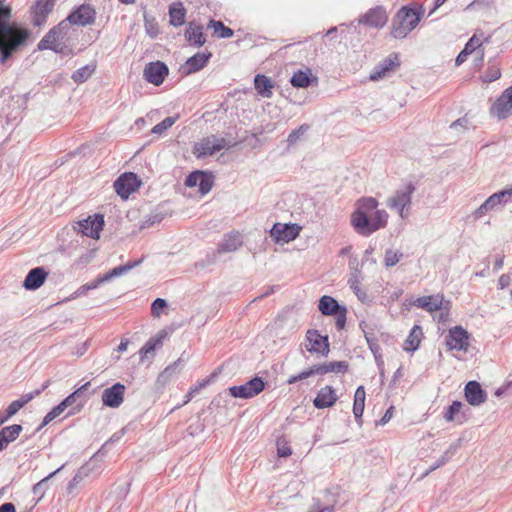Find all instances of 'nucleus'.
<instances>
[{
	"mask_svg": "<svg viewBox=\"0 0 512 512\" xmlns=\"http://www.w3.org/2000/svg\"><path fill=\"white\" fill-rule=\"evenodd\" d=\"M490 114L499 120L512 114V85L505 89L490 109Z\"/></svg>",
	"mask_w": 512,
	"mask_h": 512,
	"instance_id": "9b49d317",
	"label": "nucleus"
},
{
	"mask_svg": "<svg viewBox=\"0 0 512 512\" xmlns=\"http://www.w3.org/2000/svg\"><path fill=\"white\" fill-rule=\"evenodd\" d=\"M388 213L385 210H376L373 217L362 212H353L351 223L356 232L362 236H369L387 224Z\"/></svg>",
	"mask_w": 512,
	"mask_h": 512,
	"instance_id": "7ed1b4c3",
	"label": "nucleus"
},
{
	"mask_svg": "<svg viewBox=\"0 0 512 512\" xmlns=\"http://www.w3.org/2000/svg\"><path fill=\"white\" fill-rule=\"evenodd\" d=\"M243 244L242 236L239 232L233 231L225 235L223 241L217 248V253H231L236 251Z\"/></svg>",
	"mask_w": 512,
	"mask_h": 512,
	"instance_id": "393cba45",
	"label": "nucleus"
},
{
	"mask_svg": "<svg viewBox=\"0 0 512 512\" xmlns=\"http://www.w3.org/2000/svg\"><path fill=\"white\" fill-rule=\"evenodd\" d=\"M403 257V253L401 251H395L392 249H387L384 257V264L386 267L395 266Z\"/></svg>",
	"mask_w": 512,
	"mask_h": 512,
	"instance_id": "49530a36",
	"label": "nucleus"
},
{
	"mask_svg": "<svg viewBox=\"0 0 512 512\" xmlns=\"http://www.w3.org/2000/svg\"><path fill=\"white\" fill-rule=\"evenodd\" d=\"M125 385L120 382L113 384L102 392V404L109 408H118L124 401Z\"/></svg>",
	"mask_w": 512,
	"mask_h": 512,
	"instance_id": "2eb2a0df",
	"label": "nucleus"
},
{
	"mask_svg": "<svg viewBox=\"0 0 512 512\" xmlns=\"http://www.w3.org/2000/svg\"><path fill=\"white\" fill-rule=\"evenodd\" d=\"M141 185L138 176L133 172H125L114 182V189L122 199H128Z\"/></svg>",
	"mask_w": 512,
	"mask_h": 512,
	"instance_id": "6e6552de",
	"label": "nucleus"
},
{
	"mask_svg": "<svg viewBox=\"0 0 512 512\" xmlns=\"http://www.w3.org/2000/svg\"><path fill=\"white\" fill-rule=\"evenodd\" d=\"M482 43L481 38L477 34H474L465 44L464 49L471 54L478 49Z\"/></svg>",
	"mask_w": 512,
	"mask_h": 512,
	"instance_id": "4d7b16f0",
	"label": "nucleus"
},
{
	"mask_svg": "<svg viewBox=\"0 0 512 512\" xmlns=\"http://www.w3.org/2000/svg\"><path fill=\"white\" fill-rule=\"evenodd\" d=\"M378 201L372 197L361 198L357 202V209L354 212H362L367 215L368 212L377 208Z\"/></svg>",
	"mask_w": 512,
	"mask_h": 512,
	"instance_id": "37998d69",
	"label": "nucleus"
},
{
	"mask_svg": "<svg viewBox=\"0 0 512 512\" xmlns=\"http://www.w3.org/2000/svg\"><path fill=\"white\" fill-rule=\"evenodd\" d=\"M54 5L55 0H37L34 9L41 12V14L48 15L52 11Z\"/></svg>",
	"mask_w": 512,
	"mask_h": 512,
	"instance_id": "864d4df0",
	"label": "nucleus"
},
{
	"mask_svg": "<svg viewBox=\"0 0 512 512\" xmlns=\"http://www.w3.org/2000/svg\"><path fill=\"white\" fill-rule=\"evenodd\" d=\"M346 312L347 310L344 308L334 315L336 316V326L339 330L343 329L346 324Z\"/></svg>",
	"mask_w": 512,
	"mask_h": 512,
	"instance_id": "69168bd1",
	"label": "nucleus"
},
{
	"mask_svg": "<svg viewBox=\"0 0 512 512\" xmlns=\"http://www.w3.org/2000/svg\"><path fill=\"white\" fill-rule=\"evenodd\" d=\"M211 52H198L188 58L184 64V73L193 74L203 69L211 58Z\"/></svg>",
	"mask_w": 512,
	"mask_h": 512,
	"instance_id": "4be33fe9",
	"label": "nucleus"
},
{
	"mask_svg": "<svg viewBox=\"0 0 512 512\" xmlns=\"http://www.w3.org/2000/svg\"><path fill=\"white\" fill-rule=\"evenodd\" d=\"M198 187L202 195L210 192L213 187V176L207 172L202 171V177L199 179Z\"/></svg>",
	"mask_w": 512,
	"mask_h": 512,
	"instance_id": "a18cd8bd",
	"label": "nucleus"
},
{
	"mask_svg": "<svg viewBox=\"0 0 512 512\" xmlns=\"http://www.w3.org/2000/svg\"><path fill=\"white\" fill-rule=\"evenodd\" d=\"M65 411V408L59 403L55 407H53L44 417L40 427L38 430L46 426L48 423H50L52 420H54L56 417L61 415Z\"/></svg>",
	"mask_w": 512,
	"mask_h": 512,
	"instance_id": "09e8293b",
	"label": "nucleus"
},
{
	"mask_svg": "<svg viewBox=\"0 0 512 512\" xmlns=\"http://www.w3.org/2000/svg\"><path fill=\"white\" fill-rule=\"evenodd\" d=\"M465 398L467 402L472 406H479L484 403L487 397L486 392L482 389L481 385L477 381H469L465 385Z\"/></svg>",
	"mask_w": 512,
	"mask_h": 512,
	"instance_id": "aec40b11",
	"label": "nucleus"
},
{
	"mask_svg": "<svg viewBox=\"0 0 512 512\" xmlns=\"http://www.w3.org/2000/svg\"><path fill=\"white\" fill-rule=\"evenodd\" d=\"M69 22L67 18L61 21L57 26L53 27L52 30H56V36L58 35L61 39L65 37L69 29Z\"/></svg>",
	"mask_w": 512,
	"mask_h": 512,
	"instance_id": "e2e57ef3",
	"label": "nucleus"
},
{
	"mask_svg": "<svg viewBox=\"0 0 512 512\" xmlns=\"http://www.w3.org/2000/svg\"><path fill=\"white\" fill-rule=\"evenodd\" d=\"M424 8L418 3L403 6L392 21L391 35L396 39H404L419 24Z\"/></svg>",
	"mask_w": 512,
	"mask_h": 512,
	"instance_id": "f03ea898",
	"label": "nucleus"
},
{
	"mask_svg": "<svg viewBox=\"0 0 512 512\" xmlns=\"http://www.w3.org/2000/svg\"><path fill=\"white\" fill-rule=\"evenodd\" d=\"M348 362L346 361H333L321 365H314L308 370L302 371L298 375H293L288 378V384H294L300 380H304L316 374H327L330 372L334 373H345L348 370Z\"/></svg>",
	"mask_w": 512,
	"mask_h": 512,
	"instance_id": "39448f33",
	"label": "nucleus"
},
{
	"mask_svg": "<svg viewBox=\"0 0 512 512\" xmlns=\"http://www.w3.org/2000/svg\"><path fill=\"white\" fill-rule=\"evenodd\" d=\"M493 207L491 206L488 199L484 201L475 211H474V217L476 219L481 218L484 214H486L489 211H492Z\"/></svg>",
	"mask_w": 512,
	"mask_h": 512,
	"instance_id": "680f3d73",
	"label": "nucleus"
},
{
	"mask_svg": "<svg viewBox=\"0 0 512 512\" xmlns=\"http://www.w3.org/2000/svg\"><path fill=\"white\" fill-rule=\"evenodd\" d=\"M337 400L335 389L327 385L318 391L317 396L313 399V405L317 409L330 408L335 405Z\"/></svg>",
	"mask_w": 512,
	"mask_h": 512,
	"instance_id": "6ab92c4d",
	"label": "nucleus"
},
{
	"mask_svg": "<svg viewBox=\"0 0 512 512\" xmlns=\"http://www.w3.org/2000/svg\"><path fill=\"white\" fill-rule=\"evenodd\" d=\"M235 144H229L225 138L217 137L216 135H210L203 138L200 142L195 143L192 149L193 155L197 159H202L207 156H212L216 152L222 150L225 147L231 148Z\"/></svg>",
	"mask_w": 512,
	"mask_h": 512,
	"instance_id": "423d86ee",
	"label": "nucleus"
},
{
	"mask_svg": "<svg viewBox=\"0 0 512 512\" xmlns=\"http://www.w3.org/2000/svg\"><path fill=\"white\" fill-rule=\"evenodd\" d=\"M277 453L279 457H288L292 454L291 447L284 440L277 441Z\"/></svg>",
	"mask_w": 512,
	"mask_h": 512,
	"instance_id": "bf43d9fd",
	"label": "nucleus"
},
{
	"mask_svg": "<svg viewBox=\"0 0 512 512\" xmlns=\"http://www.w3.org/2000/svg\"><path fill=\"white\" fill-rule=\"evenodd\" d=\"M141 261L142 260L140 259V260L128 262L124 265L117 266L105 274V279H108L110 281L113 278L122 276V275L128 273L134 267L138 266L141 263Z\"/></svg>",
	"mask_w": 512,
	"mask_h": 512,
	"instance_id": "ea45409f",
	"label": "nucleus"
},
{
	"mask_svg": "<svg viewBox=\"0 0 512 512\" xmlns=\"http://www.w3.org/2000/svg\"><path fill=\"white\" fill-rule=\"evenodd\" d=\"M265 389V382L260 377H254L243 385L229 388L230 395L235 398L249 399Z\"/></svg>",
	"mask_w": 512,
	"mask_h": 512,
	"instance_id": "0eeeda50",
	"label": "nucleus"
},
{
	"mask_svg": "<svg viewBox=\"0 0 512 512\" xmlns=\"http://www.w3.org/2000/svg\"><path fill=\"white\" fill-rule=\"evenodd\" d=\"M309 129V126L307 124L301 125L299 128L293 130L287 138V143L289 146L294 145L297 140L303 136L307 130Z\"/></svg>",
	"mask_w": 512,
	"mask_h": 512,
	"instance_id": "603ef678",
	"label": "nucleus"
},
{
	"mask_svg": "<svg viewBox=\"0 0 512 512\" xmlns=\"http://www.w3.org/2000/svg\"><path fill=\"white\" fill-rule=\"evenodd\" d=\"M22 430L23 427L20 424H13L2 428L0 430V451L4 450L8 444L15 441Z\"/></svg>",
	"mask_w": 512,
	"mask_h": 512,
	"instance_id": "bb28decb",
	"label": "nucleus"
},
{
	"mask_svg": "<svg viewBox=\"0 0 512 512\" xmlns=\"http://www.w3.org/2000/svg\"><path fill=\"white\" fill-rule=\"evenodd\" d=\"M168 73L167 65L164 62L156 61L150 62L145 66L143 76L147 82L159 86L164 82Z\"/></svg>",
	"mask_w": 512,
	"mask_h": 512,
	"instance_id": "ddd939ff",
	"label": "nucleus"
},
{
	"mask_svg": "<svg viewBox=\"0 0 512 512\" xmlns=\"http://www.w3.org/2000/svg\"><path fill=\"white\" fill-rule=\"evenodd\" d=\"M423 335L422 328L419 325H415L408 337L406 338L403 349L407 352H414L418 349L419 344L421 342V337Z\"/></svg>",
	"mask_w": 512,
	"mask_h": 512,
	"instance_id": "72a5a7b5",
	"label": "nucleus"
},
{
	"mask_svg": "<svg viewBox=\"0 0 512 512\" xmlns=\"http://www.w3.org/2000/svg\"><path fill=\"white\" fill-rule=\"evenodd\" d=\"M186 10L181 2L172 3L169 6L170 24L179 27L185 23Z\"/></svg>",
	"mask_w": 512,
	"mask_h": 512,
	"instance_id": "2f4dec72",
	"label": "nucleus"
},
{
	"mask_svg": "<svg viewBox=\"0 0 512 512\" xmlns=\"http://www.w3.org/2000/svg\"><path fill=\"white\" fill-rule=\"evenodd\" d=\"M47 386H48V384L46 383V384L43 385L42 389H36V390H34L32 392L23 394V395L20 396L19 399L15 400V401L20 403V407L23 408L26 404H28L30 401H32L35 397L40 395L42 390L47 388Z\"/></svg>",
	"mask_w": 512,
	"mask_h": 512,
	"instance_id": "3c124183",
	"label": "nucleus"
},
{
	"mask_svg": "<svg viewBox=\"0 0 512 512\" xmlns=\"http://www.w3.org/2000/svg\"><path fill=\"white\" fill-rule=\"evenodd\" d=\"M103 226L104 217L101 214L89 216L88 218L78 222L79 232L92 239H99L100 231L103 229Z\"/></svg>",
	"mask_w": 512,
	"mask_h": 512,
	"instance_id": "4468645a",
	"label": "nucleus"
},
{
	"mask_svg": "<svg viewBox=\"0 0 512 512\" xmlns=\"http://www.w3.org/2000/svg\"><path fill=\"white\" fill-rule=\"evenodd\" d=\"M460 447V440H458L455 443H452L449 448L444 452V454L436 460V462L430 466L426 474L430 473L431 471L436 470L437 468L443 466L450 458V456L454 455L458 448Z\"/></svg>",
	"mask_w": 512,
	"mask_h": 512,
	"instance_id": "a19ab883",
	"label": "nucleus"
},
{
	"mask_svg": "<svg viewBox=\"0 0 512 512\" xmlns=\"http://www.w3.org/2000/svg\"><path fill=\"white\" fill-rule=\"evenodd\" d=\"M254 85L259 95L267 98L271 97L273 84L267 76L261 74L256 75Z\"/></svg>",
	"mask_w": 512,
	"mask_h": 512,
	"instance_id": "f704fd0d",
	"label": "nucleus"
},
{
	"mask_svg": "<svg viewBox=\"0 0 512 512\" xmlns=\"http://www.w3.org/2000/svg\"><path fill=\"white\" fill-rule=\"evenodd\" d=\"M166 336L167 332L161 330L154 337L150 338L139 351L141 359L147 358L149 354H153L157 348H160Z\"/></svg>",
	"mask_w": 512,
	"mask_h": 512,
	"instance_id": "cd10ccee",
	"label": "nucleus"
},
{
	"mask_svg": "<svg viewBox=\"0 0 512 512\" xmlns=\"http://www.w3.org/2000/svg\"><path fill=\"white\" fill-rule=\"evenodd\" d=\"M11 17V7L0 0V64L24 47L31 36L29 29L11 22Z\"/></svg>",
	"mask_w": 512,
	"mask_h": 512,
	"instance_id": "f257e3e1",
	"label": "nucleus"
},
{
	"mask_svg": "<svg viewBox=\"0 0 512 512\" xmlns=\"http://www.w3.org/2000/svg\"><path fill=\"white\" fill-rule=\"evenodd\" d=\"M387 14L383 7L377 6L370 9L359 19V23L371 28H382L387 22Z\"/></svg>",
	"mask_w": 512,
	"mask_h": 512,
	"instance_id": "a211bd4d",
	"label": "nucleus"
},
{
	"mask_svg": "<svg viewBox=\"0 0 512 512\" xmlns=\"http://www.w3.org/2000/svg\"><path fill=\"white\" fill-rule=\"evenodd\" d=\"M96 69V65L93 63L87 64L79 69H77L71 76L72 80L75 83H84L87 81Z\"/></svg>",
	"mask_w": 512,
	"mask_h": 512,
	"instance_id": "58836bf2",
	"label": "nucleus"
},
{
	"mask_svg": "<svg viewBox=\"0 0 512 512\" xmlns=\"http://www.w3.org/2000/svg\"><path fill=\"white\" fill-rule=\"evenodd\" d=\"M202 177V171H193L191 172L185 180V185L187 187H195L199 184V179Z\"/></svg>",
	"mask_w": 512,
	"mask_h": 512,
	"instance_id": "052dcab7",
	"label": "nucleus"
},
{
	"mask_svg": "<svg viewBox=\"0 0 512 512\" xmlns=\"http://www.w3.org/2000/svg\"><path fill=\"white\" fill-rule=\"evenodd\" d=\"M62 40L58 35L56 36V30L50 29L48 33L39 41L37 48L38 50H53L55 52H61V48L57 45V42Z\"/></svg>",
	"mask_w": 512,
	"mask_h": 512,
	"instance_id": "473e14b6",
	"label": "nucleus"
},
{
	"mask_svg": "<svg viewBox=\"0 0 512 512\" xmlns=\"http://www.w3.org/2000/svg\"><path fill=\"white\" fill-rule=\"evenodd\" d=\"M47 275L48 273L43 267L33 268L26 275L23 287L30 291L36 290L44 284Z\"/></svg>",
	"mask_w": 512,
	"mask_h": 512,
	"instance_id": "412c9836",
	"label": "nucleus"
},
{
	"mask_svg": "<svg viewBox=\"0 0 512 512\" xmlns=\"http://www.w3.org/2000/svg\"><path fill=\"white\" fill-rule=\"evenodd\" d=\"M399 65L400 61L398 55L396 53L390 54L374 67L369 78L371 81L383 79Z\"/></svg>",
	"mask_w": 512,
	"mask_h": 512,
	"instance_id": "dca6fc26",
	"label": "nucleus"
},
{
	"mask_svg": "<svg viewBox=\"0 0 512 512\" xmlns=\"http://www.w3.org/2000/svg\"><path fill=\"white\" fill-rule=\"evenodd\" d=\"M161 221V218L158 215H154L149 217L148 219L144 220L140 224V229H146L151 226H153L156 223H159Z\"/></svg>",
	"mask_w": 512,
	"mask_h": 512,
	"instance_id": "338daca9",
	"label": "nucleus"
},
{
	"mask_svg": "<svg viewBox=\"0 0 512 512\" xmlns=\"http://www.w3.org/2000/svg\"><path fill=\"white\" fill-rule=\"evenodd\" d=\"M463 407L462 402L453 401L452 404L447 408L444 413V419L447 422H457L459 424L463 423L464 416L460 414L461 408Z\"/></svg>",
	"mask_w": 512,
	"mask_h": 512,
	"instance_id": "e433bc0d",
	"label": "nucleus"
},
{
	"mask_svg": "<svg viewBox=\"0 0 512 512\" xmlns=\"http://www.w3.org/2000/svg\"><path fill=\"white\" fill-rule=\"evenodd\" d=\"M167 307V302L163 298H156L151 304V313L155 317H159L162 310Z\"/></svg>",
	"mask_w": 512,
	"mask_h": 512,
	"instance_id": "6e6d98bb",
	"label": "nucleus"
},
{
	"mask_svg": "<svg viewBox=\"0 0 512 512\" xmlns=\"http://www.w3.org/2000/svg\"><path fill=\"white\" fill-rule=\"evenodd\" d=\"M511 198L512 186L492 194L487 199L490 202L491 206L493 207V210H495L499 206H503L510 202Z\"/></svg>",
	"mask_w": 512,
	"mask_h": 512,
	"instance_id": "c9c22d12",
	"label": "nucleus"
},
{
	"mask_svg": "<svg viewBox=\"0 0 512 512\" xmlns=\"http://www.w3.org/2000/svg\"><path fill=\"white\" fill-rule=\"evenodd\" d=\"M501 77V70L499 67H490L487 69L483 76V81L487 83H491L495 80H498Z\"/></svg>",
	"mask_w": 512,
	"mask_h": 512,
	"instance_id": "5fc2aeb1",
	"label": "nucleus"
},
{
	"mask_svg": "<svg viewBox=\"0 0 512 512\" xmlns=\"http://www.w3.org/2000/svg\"><path fill=\"white\" fill-rule=\"evenodd\" d=\"M177 118L178 117H166L160 123L156 124L152 128L151 132L153 134L161 135L163 132L172 127V125L176 122Z\"/></svg>",
	"mask_w": 512,
	"mask_h": 512,
	"instance_id": "de8ad7c7",
	"label": "nucleus"
},
{
	"mask_svg": "<svg viewBox=\"0 0 512 512\" xmlns=\"http://www.w3.org/2000/svg\"><path fill=\"white\" fill-rule=\"evenodd\" d=\"M89 472L90 468L88 467V464L80 467L72 480L69 482L67 486V492L69 494L73 493L78 485L83 481V479L89 475Z\"/></svg>",
	"mask_w": 512,
	"mask_h": 512,
	"instance_id": "79ce46f5",
	"label": "nucleus"
},
{
	"mask_svg": "<svg viewBox=\"0 0 512 512\" xmlns=\"http://www.w3.org/2000/svg\"><path fill=\"white\" fill-rule=\"evenodd\" d=\"M317 77H314L311 69L307 68L306 70H298L294 72L290 79V83L295 88H307L313 82L317 83Z\"/></svg>",
	"mask_w": 512,
	"mask_h": 512,
	"instance_id": "a878e982",
	"label": "nucleus"
},
{
	"mask_svg": "<svg viewBox=\"0 0 512 512\" xmlns=\"http://www.w3.org/2000/svg\"><path fill=\"white\" fill-rule=\"evenodd\" d=\"M414 304L417 307L423 308L429 312L447 309V307L444 305V298L440 294L419 297L416 299Z\"/></svg>",
	"mask_w": 512,
	"mask_h": 512,
	"instance_id": "b1692460",
	"label": "nucleus"
},
{
	"mask_svg": "<svg viewBox=\"0 0 512 512\" xmlns=\"http://www.w3.org/2000/svg\"><path fill=\"white\" fill-rule=\"evenodd\" d=\"M184 36L187 42L194 47H201L206 42L203 26L195 22L188 23Z\"/></svg>",
	"mask_w": 512,
	"mask_h": 512,
	"instance_id": "5701e85b",
	"label": "nucleus"
},
{
	"mask_svg": "<svg viewBox=\"0 0 512 512\" xmlns=\"http://www.w3.org/2000/svg\"><path fill=\"white\" fill-rule=\"evenodd\" d=\"M96 11L89 4H82L74 9L67 17L70 24L78 26H88L94 24Z\"/></svg>",
	"mask_w": 512,
	"mask_h": 512,
	"instance_id": "f8f14e48",
	"label": "nucleus"
},
{
	"mask_svg": "<svg viewBox=\"0 0 512 512\" xmlns=\"http://www.w3.org/2000/svg\"><path fill=\"white\" fill-rule=\"evenodd\" d=\"M208 28H211L214 30V34L220 38H231L234 35V31L226 27L221 21L211 19L207 25Z\"/></svg>",
	"mask_w": 512,
	"mask_h": 512,
	"instance_id": "4c0bfd02",
	"label": "nucleus"
},
{
	"mask_svg": "<svg viewBox=\"0 0 512 512\" xmlns=\"http://www.w3.org/2000/svg\"><path fill=\"white\" fill-rule=\"evenodd\" d=\"M63 467L64 465H62L55 471L51 472L48 476L44 477L42 480H40L33 486L32 492L35 501L34 506L44 497L46 491L49 488V480L53 478L58 472H60L63 469Z\"/></svg>",
	"mask_w": 512,
	"mask_h": 512,
	"instance_id": "7c9ffc66",
	"label": "nucleus"
},
{
	"mask_svg": "<svg viewBox=\"0 0 512 512\" xmlns=\"http://www.w3.org/2000/svg\"><path fill=\"white\" fill-rule=\"evenodd\" d=\"M96 255V250L94 249H91V250H87L86 252H84L75 262H74V265L75 266H80V265H86L88 263L91 262V260L95 257Z\"/></svg>",
	"mask_w": 512,
	"mask_h": 512,
	"instance_id": "13d9d810",
	"label": "nucleus"
},
{
	"mask_svg": "<svg viewBox=\"0 0 512 512\" xmlns=\"http://www.w3.org/2000/svg\"><path fill=\"white\" fill-rule=\"evenodd\" d=\"M366 392L364 386H358L354 394L353 414L356 422L362 425V415L365 407Z\"/></svg>",
	"mask_w": 512,
	"mask_h": 512,
	"instance_id": "c756f323",
	"label": "nucleus"
},
{
	"mask_svg": "<svg viewBox=\"0 0 512 512\" xmlns=\"http://www.w3.org/2000/svg\"><path fill=\"white\" fill-rule=\"evenodd\" d=\"M469 334L461 326H455L449 330L446 336V345L451 350H466L469 345Z\"/></svg>",
	"mask_w": 512,
	"mask_h": 512,
	"instance_id": "f3484780",
	"label": "nucleus"
},
{
	"mask_svg": "<svg viewBox=\"0 0 512 512\" xmlns=\"http://www.w3.org/2000/svg\"><path fill=\"white\" fill-rule=\"evenodd\" d=\"M363 331H364L365 339L367 341L369 349L373 353L375 359L376 360L380 359L381 358V347L378 344L376 337L373 335V333L367 332L366 330H363Z\"/></svg>",
	"mask_w": 512,
	"mask_h": 512,
	"instance_id": "c03bdc74",
	"label": "nucleus"
},
{
	"mask_svg": "<svg viewBox=\"0 0 512 512\" xmlns=\"http://www.w3.org/2000/svg\"><path fill=\"white\" fill-rule=\"evenodd\" d=\"M414 192L415 186L412 183H408L389 197L386 204L390 209L396 210L401 218H406L409 214L412 194Z\"/></svg>",
	"mask_w": 512,
	"mask_h": 512,
	"instance_id": "20e7f679",
	"label": "nucleus"
},
{
	"mask_svg": "<svg viewBox=\"0 0 512 512\" xmlns=\"http://www.w3.org/2000/svg\"><path fill=\"white\" fill-rule=\"evenodd\" d=\"M511 273H507V274H503L500 276L499 280H498V288L500 290H503L505 289L506 287H508L511 283Z\"/></svg>",
	"mask_w": 512,
	"mask_h": 512,
	"instance_id": "774afa93",
	"label": "nucleus"
},
{
	"mask_svg": "<svg viewBox=\"0 0 512 512\" xmlns=\"http://www.w3.org/2000/svg\"><path fill=\"white\" fill-rule=\"evenodd\" d=\"M350 288L354 291V293L357 295L359 299H363L362 296H360V280L358 279V276L356 274L352 275L350 279L348 280Z\"/></svg>",
	"mask_w": 512,
	"mask_h": 512,
	"instance_id": "0e129e2a",
	"label": "nucleus"
},
{
	"mask_svg": "<svg viewBox=\"0 0 512 512\" xmlns=\"http://www.w3.org/2000/svg\"><path fill=\"white\" fill-rule=\"evenodd\" d=\"M185 361L182 357H180L177 361H175L173 364L169 365L165 368V370L160 374L159 378L168 379L172 377L180 367L184 366Z\"/></svg>",
	"mask_w": 512,
	"mask_h": 512,
	"instance_id": "8fccbe9b",
	"label": "nucleus"
},
{
	"mask_svg": "<svg viewBox=\"0 0 512 512\" xmlns=\"http://www.w3.org/2000/svg\"><path fill=\"white\" fill-rule=\"evenodd\" d=\"M301 231L298 224L275 223L270 230V236L276 243H288L295 240Z\"/></svg>",
	"mask_w": 512,
	"mask_h": 512,
	"instance_id": "1a4fd4ad",
	"label": "nucleus"
},
{
	"mask_svg": "<svg viewBox=\"0 0 512 512\" xmlns=\"http://www.w3.org/2000/svg\"><path fill=\"white\" fill-rule=\"evenodd\" d=\"M318 308L325 316H333L344 309L336 299L331 296L324 295L320 298Z\"/></svg>",
	"mask_w": 512,
	"mask_h": 512,
	"instance_id": "c85d7f7f",
	"label": "nucleus"
},
{
	"mask_svg": "<svg viewBox=\"0 0 512 512\" xmlns=\"http://www.w3.org/2000/svg\"><path fill=\"white\" fill-rule=\"evenodd\" d=\"M305 348L310 353H318L327 356L329 353L328 336H322L315 329L306 332Z\"/></svg>",
	"mask_w": 512,
	"mask_h": 512,
	"instance_id": "9d476101",
	"label": "nucleus"
}]
</instances>
